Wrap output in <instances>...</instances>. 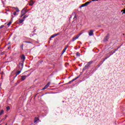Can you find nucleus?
Returning a JSON list of instances; mask_svg holds the SVG:
<instances>
[{
  "mask_svg": "<svg viewBox=\"0 0 125 125\" xmlns=\"http://www.w3.org/2000/svg\"><path fill=\"white\" fill-rule=\"evenodd\" d=\"M6 110H7V111H9V110H10V107L7 106L6 107Z\"/></svg>",
  "mask_w": 125,
  "mask_h": 125,
  "instance_id": "nucleus-26",
  "label": "nucleus"
},
{
  "mask_svg": "<svg viewBox=\"0 0 125 125\" xmlns=\"http://www.w3.org/2000/svg\"><path fill=\"white\" fill-rule=\"evenodd\" d=\"M109 39H110V34H107V35L104 38V42H108Z\"/></svg>",
  "mask_w": 125,
  "mask_h": 125,
  "instance_id": "nucleus-2",
  "label": "nucleus"
},
{
  "mask_svg": "<svg viewBox=\"0 0 125 125\" xmlns=\"http://www.w3.org/2000/svg\"><path fill=\"white\" fill-rule=\"evenodd\" d=\"M26 78H27V76H21V82H23V81H25L26 80Z\"/></svg>",
  "mask_w": 125,
  "mask_h": 125,
  "instance_id": "nucleus-13",
  "label": "nucleus"
},
{
  "mask_svg": "<svg viewBox=\"0 0 125 125\" xmlns=\"http://www.w3.org/2000/svg\"><path fill=\"white\" fill-rule=\"evenodd\" d=\"M24 65V64L23 63H21V67H22V68H23V66Z\"/></svg>",
  "mask_w": 125,
  "mask_h": 125,
  "instance_id": "nucleus-36",
  "label": "nucleus"
},
{
  "mask_svg": "<svg viewBox=\"0 0 125 125\" xmlns=\"http://www.w3.org/2000/svg\"><path fill=\"white\" fill-rule=\"evenodd\" d=\"M6 13L7 14H8L9 13V14L11 13H10V11H9V9H6Z\"/></svg>",
  "mask_w": 125,
  "mask_h": 125,
  "instance_id": "nucleus-22",
  "label": "nucleus"
},
{
  "mask_svg": "<svg viewBox=\"0 0 125 125\" xmlns=\"http://www.w3.org/2000/svg\"><path fill=\"white\" fill-rule=\"evenodd\" d=\"M59 34H60L59 33H58L57 34L52 35L50 37V39H53V38H55V37H57V36H58Z\"/></svg>",
  "mask_w": 125,
  "mask_h": 125,
  "instance_id": "nucleus-9",
  "label": "nucleus"
},
{
  "mask_svg": "<svg viewBox=\"0 0 125 125\" xmlns=\"http://www.w3.org/2000/svg\"><path fill=\"white\" fill-rule=\"evenodd\" d=\"M98 0H92V1H98Z\"/></svg>",
  "mask_w": 125,
  "mask_h": 125,
  "instance_id": "nucleus-35",
  "label": "nucleus"
},
{
  "mask_svg": "<svg viewBox=\"0 0 125 125\" xmlns=\"http://www.w3.org/2000/svg\"><path fill=\"white\" fill-rule=\"evenodd\" d=\"M26 17H28L24 16L22 18V19H20L19 20V22L20 23V24L23 23V22H24V21H25V18H26Z\"/></svg>",
  "mask_w": 125,
  "mask_h": 125,
  "instance_id": "nucleus-3",
  "label": "nucleus"
},
{
  "mask_svg": "<svg viewBox=\"0 0 125 125\" xmlns=\"http://www.w3.org/2000/svg\"><path fill=\"white\" fill-rule=\"evenodd\" d=\"M81 35H82V34H80L79 35H78L77 36H79V37H80V36H81Z\"/></svg>",
  "mask_w": 125,
  "mask_h": 125,
  "instance_id": "nucleus-41",
  "label": "nucleus"
},
{
  "mask_svg": "<svg viewBox=\"0 0 125 125\" xmlns=\"http://www.w3.org/2000/svg\"><path fill=\"white\" fill-rule=\"evenodd\" d=\"M26 43H31V42H25Z\"/></svg>",
  "mask_w": 125,
  "mask_h": 125,
  "instance_id": "nucleus-34",
  "label": "nucleus"
},
{
  "mask_svg": "<svg viewBox=\"0 0 125 125\" xmlns=\"http://www.w3.org/2000/svg\"><path fill=\"white\" fill-rule=\"evenodd\" d=\"M121 11H122V12H123V14H124V13L125 14V9L124 10H122Z\"/></svg>",
  "mask_w": 125,
  "mask_h": 125,
  "instance_id": "nucleus-30",
  "label": "nucleus"
},
{
  "mask_svg": "<svg viewBox=\"0 0 125 125\" xmlns=\"http://www.w3.org/2000/svg\"><path fill=\"white\" fill-rule=\"evenodd\" d=\"M84 6H86L85 3H84L81 5V7H84Z\"/></svg>",
  "mask_w": 125,
  "mask_h": 125,
  "instance_id": "nucleus-27",
  "label": "nucleus"
},
{
  "mask_svg": "<svg viewBox=\"0 0 125 125\" xmlns=\"http://www.w3.org/2000/svg\"><path fill=\"white\" fill-rule=\"evenodd\" d=\"M75 18H77V17L75 16V17L73 18V19H75Z\"/></svg>",
  "mask_w": 125,
  "mask_h": 125,
  "instance_id": "nucleus-39",
  "label": "nucleus"
},
{
  "mask_svg": "<svg viewBox=\"0 0 125 125\" xmlns=\"http://www.w3.org/2000/svg\"><path fill=\"white\" fill-rule=\"evenodd\" d=\"M77 79H79V77H77L74 78V79L71 80V82H74V81H76V80H77Z\"/></svg>",
  "mask_w": 125,
  "mask_h": 125,
  "instance_id": "nucleus-24",
  "label": "nucleus"
},
{
  "mask_svg": "<svg viewBox=\"0 0 125 125\" xmlns=\"http://www.w3.org/2000/svg\"><path fill=\"white\" fill-rule=\"evenodd\" d=\"M73 83V81H70L69 82H68V83H67V84H70V83Z\"/></svg>",
  "mask_w": 125,
  "mask_h": 125,
  "instance_id": "nucleus-33",
  "label": "nucleus"
},
{
  "mask_svg": "<svg viewBox=\"0 0 125 125\" xmlns=\"http://www.w3.org/2000/svg\"><path fill=\"white\" fill-rule=\"evenodd\" d=\"M12 23V20L10 21L9 22H8L7 23V26H8V27H9V26H10V25H11V23Z\"/></svg>",
  "mask_w": 125,
  "mask_h": 125,
  "instance_id": "nucleus-20",
  "label": "nucleus"
},
{
  "mask_svg": "<svg viewBox=\"0 0 125 125\" xmlns=\"http://www.w3.org/2000/svg\"><path fill=\"white\" fill-rule=\"evenodd\" d=\"M89 3H91V1H87V2H85V4H86V6H87V5H88V4H89Z\"/></svg>",
  "mask_w": 125,
  "mask_h": 125,
  "instance_id": "nucleus-18",
  "label": "nucleus"
},
{
  "mask_svg": "<svg viewBox=\"0 0 125 125\" xmlns=\"http://www.w3.org/2000/svg\"><path fill=\"white\" fill-rule=\"evenodd\" d=\"M79 37L80 35L74 37L72 39V42H75V41H76V40H77V39Z\"/></svg>",
  "mask_w": 125,
  "mask_h": 125,
  "instance_id": "nucleus-10",
  "label": "nucleus"
},
{
  "mask_svg": "<svg viewBox=\"0 0 125 125\" xmlns=\"http://www.w3.org/2000/svg\"><path fill=\"white\" fill-rule=\"evenodd\" d=\"M34 3H35V2L33 0H31L29 2V5L33 6V5H34Z\"/></svg>",
  "mask_w": 125,
  "mask_h": 125,
  "instance_id": "nucleus-12",
  "label": "nucleus"
},
{
  "mask_svg": "<svg viewBox=\"0 0 125 125\" xmlns=\"http://www.w3.org/2000/svg\"><path fill=\"white\" fill-rule=\"evenodd\" d=\"M23 46H24V44H22L21 45V47L22 49V50H23Z\"/></svg>",
  "mask_w": 125,
  "mask_h": 125,
  "instance_id": "nucleus-29",
  "label": "nucleus"
},
{
  "mask_svg": "<svg viewBox=\"0 0 125 125\" xmlns=\"http://www.w3.org/2000/svg\"><path fill=\"white\" fill-rule=\"evenodd\" d=\"M50 84V83L49 82L42 89V90H44V89H46L48 86H49V85Z\"/></svg>",
  "mask_w": 125,
  "mask_h": 125,
  "instance_id": "nucleus-7",
  "label": "nucleus"
},
{
  "mask_svg": "<svg viewBox=\"0 0 125 125\" xmlns=\"http://www.w3.org/2000/svg\"><path fill=\"white\" fill-rule=\"evenodd\" d=\"M20 73H21V70L18 71L15 78H16V77H17V76H18V75H19V74H20Z\"/></svg>",
  "mask_w": 125,
  "mask_h": 125,
  "instance_id": "nucleus-17",
  "label": "nucleus"
},
{
  "mask_svg": "<svg viewBox=\"0 0 125 125\" xmlns=\"http://www.w3.org/2000/svg\"><path fill=\"white\" fill-rule=\"evenodd\" d=\"M50 84V83L49 82L42 89V90H44V89H46L48 86H49V85Z\"/></svg>",
  "mask_w": 125,
  "mask_h": 125,
  "instance_id": "nucleus-6",
  "label": "nucleus"
},
{
  "mask_svg": "<svg viewBox=\"0 0 125 125\" xmlns=\"http://www.w3.org/2000/svg\"><path fill=\"white\" fill-rule=\"evenodd\" d=\"M1 75H4V72H3V71H2L1 73Z\"/></svg>",
  "mask_w": 125,
  "mask_h": 125,
  "instance_id": "nucleus-37",
  "label": "nucleus"
},
{
  "mask_svg": "<svg viewBox=\"0 0 125 125\" xmlns=\"http://www.w3.org/2000/svg\"><path fill=\"white\" fill-rule=\"evenodd\" d=\"M50 84V83L49 82L42 89V90H44V89H46L48 86H49V85Z\"/></svg>",
  "mask_w": 125,
  "mask_h": 125,
  "instance_id": "nucleus-5",
  "label": "nucleus"
},
{
  "mask_svg": "<svg viewBox=\"0 0 125 125\" xmlns=\"http://www.w3.org/2000/svg\"><path fill=\"white\" fill-rule=\"evenodd\" d=\"M3 27H4V25H1V26H0V29H2V28H3Z\"/></svg>",
  "mask_w": 125,
  "mask_h": 125,
  "instance_id": "nucleus-32",
  "label": "nucleus"
},
{
  "mask_svg": "<svg viewBox=\"0 0 125 125\" xmlns=\"http://www.w3.org/2000/svg\"><path fill=\"white\" fill-rule=\"evenodd\" d=\"M13 8H14V9H15L16 10V12H19L20 10H19V9H18V8H17V7H13Z\"/></svg>",
  "mask_w": 125,
  "mask_h": 125,
  "instance_id": "nucleus-15",
  "label": "nucleus"
},
{
  "mask_svg": "<svg viewBox=\"0 0 125 125\" xmlns=\"http://www.w3.org/2000/svg\"><path fill=\"white\" fill-rule=\"evenodd\" d=\"M72 16H77V15H76V13H73L72 14Z\"/></svg>",
  "mask_w": 125,
  "mask_h": 125,
  "instance_id": "nucleus-31",
  "label": "nucleus"
},
{
  "mask_svg": "<svg viewBox=\"0 0 125 125\" xmlns=\"http://www.w3.org/2000/svg\"><path fill=\"white\" fill-rule=\"evenodd\" d=\"M103 63V62L102 63H99V64L98 65V68H99V67H100V66H101V65H102Z\"/></svg>",
  "mask_w": 125,
  "mask_h": 125,
  "instance_id": "nucleus-28",
  "label": "nucleus"
},
{
  "mask_svg": "<svg viewBox=\"0 0 125 125\" xmlns=\"http://www.w3.org/2000/svg\"><path fill=\"white\" fill-rule=\"evenodd\" d=\"M18 12H14L13 13V15H15V16H16V15H18V13H17Z\"/></svg>",
  "mask_w": 125,
  "mask_h": 125,
  "instance_id": "nucleus-23",
  "label": "nucleus"
},
{
  "mask_svg": "<svg viewBox=\"0 0 125 125\" xmlns=\"http://www.w3.org/2000/svg\"><path fill=\"white\" fill-rule=\"evenodd\" d=\"M93 63V61H90L87 63V64L84 66V67L83 68V70H86V69H88L89 68V66L91 64Z\"/></svg>",
  "mask_w": 125,
  "mask_h": 125,
  "instance_id": "nucleus-1",
  "label": "nucleus"
},
{
  "mask_svg": "<svg viewBox=\"0 0 125 125\" xmlns=\"http://www.w3.org/2000/svg\"><path fill=\"white\" fill-rule=\"evenodd\" d=\"M39 120L40 119H39V118H38V117L35 118V120H34V123H37V121H39Z\"/></svg>",
  "mask_w": 125,
  "mask_h": 125,
  "instance_id": "nucleus-21",
  "label": "nucleus"
},
{
  "mask_svg": "<svg viewBox=\"0 0 125 125\" xmlns=\"http://www.w3.org/2000/svg\"><path fill=\"white\" fill-rule=\"evenodd\" d=\"M116 53V51H114V52H113V53H112V54H113V53Z\"/></svg>",
  "mask_w": 125,
  "mask_h": 125,
  "instance_id": "nucleus-40",
  "label": "nucleus"
},
{
  "mask_svg": "<svg viewBox=\"0 0 125 125\" xmlns=\"http://www.w3.org/2000/svg\"><path fill=\"white\" fill-rule=\"evenodd\" d=\"M76 55H77V56H78V57L81 56V54L79 52L76 53Z\"/></svg>",
  "mask_w": 125,
  "mask_h": 125,
  "instance_id": "nucleus-25",
  "label": "nucleus"
},
{
  "mask_svg": "<svg viewBox=\"0 0 125 125\" xmlns=\"http://www.w3.org/2000/svg\"><path fill=\"white\" fill-rule=\"evenodd\" d=\"M67 48H68V46H66L64 47V48L63 49L62 54H64V53L65 52Z\"/></svg>",
  "mask_w": 125,
  "mask_h": 125,
  "instance_id": "nucleus-11",
  "label": "nucleus"
},
{
  "mask_svg": "<svg viewBox=\"0 0 125 125\" xmlns=\"http://www.w3.org/2000/svg\"><path fill=\"white\" fill-rule=\"evenodd\" d=\"M93 32H94L93 30H89L88 34H89V36L90 37H91V36H93V35H94Z\"/></svg>",
  "mask_w": 125,
  "mask_h": 125,
  "instance_id": "nucleus-8",
  "label": "nucleus"
},
{
  "mask_svg": "<svg viewBox=\"0 0 125 125\" xmlns=\"http://www.w3.org/2000/svg\"><path fill=\"white\" fill-rule=\"evenodd\" d=\"M21 16H24L26 13H27V11H26V8H23L21 12Z\"/></svg>",
  "mask_w": 125,
  "mask_h": 125,
  "instance_id": "nucleus-4",
  "label": "nucleus"
},
{
  "mask_svg": "<svg viewBox=\"0 0 125 125\" xmlns=\"http://www.w3.org/2000/svg\"><path fill=\"white\" fill-rule=\"evenodd\" d=\"M118 49H119V48H118L117 49H115V51H117V50H118Z\"/></svg>",
  "mask_w": 125,
  "mask_h": 125,
  "instance_id": "nucleus-38",
  "label": "nucleus"
},
{
  "mask_svg": "<svg viewBox=\"0 0 125 125\" xmlns=\"http://www.w3.org/2000/svg\"><path fill=\"white\" fill-rule=\"evenodd\" d=\"M111 55H113V54H110L108 57L104 58V61L103 62H103H104V61H105V60H106V59H108V58H109V57H110V56H111Z\"/></svg>",
  "mask_w": 125,
  "mask_h": 125,
  "instance_id": "nucleus-19",
  "label": "nucleus"
},
{
  "mask_svg": "<svg viewBox=\"0 0 125 125\" xmlns=\"http://www.w3.org/2000/svg\"><path fill=\"white\" fill-rule=\"evenodd\" d=\"M21 59H23V61L25 60V59H26V57H25V55H21Z\"/></svg>",
  "mask_w": 125,
  "mask_h": 125,
  "instance_id": "nucleus-14",
  "label": "nucleus"
},
{
  "mask_svg": "<svg viewBox=\"0 0 125 125\" xmlns=\"http://www.w3.org/2000/svg\"><path fill=\"white\" fill-rule=\"evenodd\" d=\"M4 113V110H1L0 111V116H1V115H3Z\"/></svg>",
  "mask_w": 125,
  "mask_h": 125,
  "instance_id": "nucleus-16",
  "label": "nucleus"
}]
</instances>
